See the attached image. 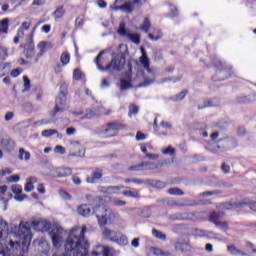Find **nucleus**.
<instances>
[{
	"label": "nucleus",
	"mask_w": 256,
	"mask_h": 256,
	"mask_svg": "<svg viewBox=\"0 0 256 256\" xmlns=\"http://www.w3.org/2000/svg\"><path fill=\"white\" fill-rule=\"evenodd\" d=\"M112 203H113V205H116L117 207H123V206L127 205V202L117 199V198L113 199Z\"/></svg>",
	"instance_id": "5fc2aeb1"
},
{
	"label": "nucleus",
	"mask_w": 256,
	"mask_h": 256,
	"mask_svg": "<svg viewBox=\"0 0 256 256\" xmlns=\"http://www.w3.org/2000/svg\"><path fill=\"white\" fill-rule=\"evenodd\" d=\"M34 183H37V179L35 177L28 178L24 187V191H26V193H31V191L35 189V186H33Z\"/></svg>",
	"instance_id": "b1692460"
},
{
	"label": "nucleus",
	"mask_w": 256,
	"mask_h": 256,
	"mask_svg": "<svg viewBox=\"0 0 256 256\" xmlns=\"http://www.w3.org/2000/svg\"><path fill=\"white\" fill-rule=\"evenodd\" d=\"M147 139V136L142 132H137L136 134V141H145Z\"/></svg>",
	"instance_id": "052dcab7"
},
{
	"label": "nucleus",
	"mask_w": 256,
	"mask_h": 256,
	"mask_svg": "<svg viewBox=\"0 0 256 256\" xmlns=\"http://www.w3.org/2000/svg\"><path fill=\"white\" fill-rule=\"evenodd\" d=\"M213 63L214 66L218 69L217 74L212 77L213 81H225L227 77H231V67H223V62H221L219 58H216Z\"/></svg>",
	"instance_id": "0eeeda50"
},
{
	"label": "nucleus",
	"mask_w": 256,
	"mask_h": 256,
	"mask_svg": "<svg viewBox=\"0 0 256 256\" xmlns=\"http://www.w3.org/2000/svg\"><path fill=\"white\" fill-rule=\"evenodd\" d=\"M187 90H184L182 92H180L178 95H176L173 100L174 101H183V99H185V97L187 96Z\"/></svg>",
	"instance_id": "8fccbe9b"
},
{
	"label": "nucleus",
	"mask_w": 256,
	"mask_h": 256,
	"mask_svg": "<svg viewBox=\"0 0 256 256\" xmlns=\"http://www.w3.org/2000/svg\"><path fill=\"white\" fill-rule=\"evenodd\" d=\"M21 177L19 175H13L7 178L8 183H19Z\"/></svg>",
	"instance_id": "864d4df0"
},
{
	"label": "nucleus",
	"mask_w": 256,
	"mask_h": 256,
	"mask_svg": "<svg viewBox=\"0 0 256 256\" xmlns=\"http://www.w3.org/2000/svg\"><path fill=\"white\" fill-rule=\"evenodd\" d=\"M214 225L219 227L221 231L227 232L229 231V223L223 221H214Z\"/></svg>",
	"instance_id": "473e14b6"
},
{
	"label": "nucleus",
	"mask_w": 256,
	"mask_h": 256,
	"mask_svg": "<svg viewBox=\"0 0 256 256\" xmlns=\"http://www.w3.org/2000/svg\"><path fill=\"white\" fill-rule=\"evenodd\" d=\"M141 52L140 63L147 71V74H144V81L138 84V87H149V85L155 83V72L150 68L149 57H147L145 50L141 49Z\"/></svg>",
	"instance_id": "39448f33"
},
{
	"label": "nucleus",
	"mask_w": 256,
	"mask_h": 256,
	"mask_svg": "<svg viewBox=\"0 0 256 256\" xmlns=\"http://www.w3.org/2000/svg\"><path fill=\"white\" fill-rule=\"evenodd\" d=\"M142 169H145V170L157 169V165L153 162H142Z\"/></svg>",
	"instance_id": "c03bdc74"
},
{
	"label": "nucleus",
	"mask_w": 256,
	"mask_h": 256,
	"mask_svg": "<svg viewBox=\"0 0 256 256\" xmlns=\"http://www.w3.org/2000/svg\"><path fill=\"white\" fill-rule=\"evenodd\" d=\"M102 233L104 239H108V241H112L113 243H115V241L117 240V236L119 235V232L113 231L107 227L103 228Z\"/></svg>",
	"instance_id": "f3484780"
},
{
	"label": "nucleus",
	"mask_w": 256,
	"mask_h": 256,
	"mask_svg": "<svg viewBox=\"0 0 256 256\" xmlns=\"http://www.w3.org/2000/svg\"><path fill=\"white\" fill-rule=\"evenodd\" d=\"M131 87H133L131 85V82H129L125 79L120 80V89H121V91H126V89H131Z\"/></svg>",
	"instance_id": "58836bf2"
},
{
	"label": "nucleus",
	"mask_w": 256,
	"mask_h": 256,
	"mask_svg": "<svg viewBox=\"0 0 256 256\" xmlns=\"http://www.w3.org/2000/svg\"><path fill=\"white\" fill-rule=\"evenodd\" d=\"M118 35H121L122 37H127L129 35V32H127V29L125 28V23H120L118 28Z\"/></svg>",
	"instance_id": "a19ab883"
},
{
	"label": "nucleus",
	"mask_w": 256,
	"mask_h": 256,
	"mask_svg": "<svg viewBox=\"0 0 256 256\" xmlns=\"http://www.w3.org/2000/svg\"><path fill=\"white\" fill-rule=\"evenodd\" d=\"M86 231V226L72 228L64 244V254L54 253L52 256H113V248L103 245L96 246V249L89 254V240L85 238Z\"/></svg>",
	"instance_id": "f03ea898"
},
{
	"label": "nucleus",
	"mask_w": 256,
	"mask_h": 256,
	"mask_svg": "<svg viewBox=\"0 0 256 256\" xmlns=\"http://www.w3.org/2000/svg\"><path fill=\"white\" fill-rule=\"evenodd\" d=\"M58 131L55 129H46L42 131V137H51L53 135H57Z\"/></svg>",
	"instance_id": "37998d69"
},
{
	"label": "nucleus",
	"mask_w": 256,
	"mask_h": 256,
	"mask_svg": "<svg viewBox=\"0 0 256 256\" xmlns=\"http://www.w3.org/2000/svg\"><path fill=\"white\" fill-rule=\"evenodd\" d=\"M218 219H221V212H212L210 215V221L215 223L214 221H218Z\"/></svg>",
	"instance_id": "3c124183"
},
{
	"label": "nucleus",
	"mask_w": 256,
	"mask_h": 256,
	"mask_svg": "<svg viewBox=\"0 0 256 256\" xmlns=\"http://www.w3.org/2000/svg\"><path fill=\"white\" fill-rule=\"evenodd\" d=\"M14 199H15V201H18L21 203V202L25 201V199H27V195L17 194L16 196H14Z\"/></svg>",
	"instance_id": "0e129e2a"
},
{
	"label": "nucleus",
	"mask_w": 256,
	"mask_h": 256,
	"mask_svg": "<svg viewBox=\"0 0 256 256\" xmlns=\"http://www.w3.org/2000/svg\"><path fill=\"white\" fill-rule=\"evenodd\" d=\"M24 89H23V93H25V91H29V89L31 88V80H29V78L27 76H24Z\"/></svg>",
	"instance_id": "603ef678"
},
{
	"label": "nucleus",
	"mask_w": 256,
	"mask_h": 256,
	"mask_svg": "<svg viewBox=\"0 0 256 256\" xmlns=\"http://www.w3.org/2000/svg\"><path fill=\"white\" fill-rule=\"evenodd\" d=\"M177 15H179L177 7H175L174 5H170V17H177Z\"/></svg>",
	"instance_id": "bf43d9fd"
},
{
	"label": "nucleus",
	"mask_w": 256,
	"mask_h": 256,
	"mask_svg": "<svg viewBox=\"0 0 256 256\" xmlns=\"http://www.w3.org/2000/svg\"><path fill=\"white\" fill-rule=\"evenodd\" d=\"M50 46L51 43L45 41H42L38 44L39 52L36 54V57L34 58V63H39V59H41L42 55L45 54V49Z\"/></svg>",
	"instance_id": "a211bd4d"
},
{
	"label": "nucleus",
	"mask_w": 256,
	"mask_h": 256,
	"mask_svg": "<svg viewBox=\"0 0 256 256\" xmlns=\"http://www.w3.org/2000/svg\"><path fill=\"white\" fill-rule=\"evenodd\" d=\"M7 57H9V49H7V47L5 46H0V59H2V61H5Z\"/></svg>",
	"instance_id": "4c0bfd02"
},
{
	"label": "nucleus",
	"mask_w": 256,
	"mask_h": 256,
	"mask_svg": "<svg viewBox=\"0 0 256 256\" xmlns=\"http://www.w3.org/2000/svg\"><path fill=\"white\" fill-rule=\"evenodd\" d=\"M50 237L53 247L59 249L63 245L65 237H67V231H65V229H63L61 226H55L50 231Z\"/></svg>",
	"instance_id": "423d86ee"
},
{
	"label": "nucleus",
	"mask_w": 256,
	"mask_h": 256,
	"mask_svg": "<svg viewBox=\"0 0 256 256\" xmlns=\"http://www.w3.org/2000/svg\"><path fill=\"white\" fill-rule=\"evenodd\" d=\"M9 23V18L0 20V35H7V33H9Z\"/></svg>",
	"instance_id": "4be33fe9"
},
{
	"label": "nucleus",
	"mask_w": 256,
	"mask_h": 256,
	"mask_svg": "<svg viewBox=\"0 0 256 256\" xmlns=\"http://www.w3.org/2000/svg\"><path fill=\"white\" fill-rule=\"evenodd\" d=\"M11 189L14 195H21L23 193V187L19 184L12 185Z\"/></svg>",
	"instance_id": "79ce46f5"
},
{
	"label": "nucleus",
	"mask_w": 256,
	"mask_h": 256,
	"mask_svg": "<svg viewBox=\"0 0 256 256\" xmlns=\"http://www.w3.org/2000/svg\"><path fill=\"white\" fill-rule=\"evenodd\" d=\"M60 95H67V83H62L60 86Z\"/></svg>",
	"instance_id": "69168bd1"
},
{
	"label": "nucleus",
	"mask_w": 256,
	"mask_h": 256,
	"mask_svg": "<svg viewBox=\"0 0 256 256\" xmlns=\"http://www.w3.org/2000/svg\"><path fill=\"white\" fill-rule=\"evenodd\" d=\"M55 153H59L60 155H65L67 151L65 150V147L58 145L55 147Z\"/></svg>",
	"instance_id": "13d9d810"
},
{
	"label": "nucleus",
	"mask_w": 256,
	"mask_h": 256,
	"mask_svg": "<svg viewBox=\"0 0 256 256\" xmlns=\"http://www.w3.org/2000/svg\"><path fill=\"white\" fill-rule=\"evenodd\" d=\"M227 209H243V207H249L251 211H256V201H244L242 203L228 204L225 206Z\"/></svg>",
	"instance_id": "4468645a"
},
{
	"label": "nucleus",
	"mask_w": 256,
	"mask_h": 256,
	"mask_svg": "<svg viewBox=\"0 0 256 256\" xmlns=\"http://www.w3.org/2000/svg\"><path fill=\"white\" fill-rule=\"evenodd\" d=\"M151 251H152L153 255H155V256L163 255V250H161L160 248H152Z\"/></svg>",
	"instance_id": "338daca9"
},
{
	"label": "nucleus",
	"mask_w": 256,
	"mask_h": 256,
	"mask_svg": "<svg viewBox=\"0 0 256 256\" xmlns=\"http://www.w3.org/2000/svg\"><path fill=\"white\" fill-rule=\"evenodd\" d=\"M31 226L28 222L19 225L11 224L10 232L7 222L0 220V241H6L5 247L0 246V256H23L31 245Z\"/></svg>",
	"instance_id": "f257e3e1"
},
{
	"label": "nucleus",
	"mask_w": 256,
	"mask_h": 256,
	"mask_svg": "<svg viewBox=\"0 0 256 256\" xmlns=\"http://www.w3.org/2000/svg\"><path fill=\"white\" fill-rule=\"evenodd\" d=\"M32 227L35 231H41L42 233H47L51 229V222L47 220H34L32 221Z\"/></svg>",
	"instance_id": "ddd939ff"
},
{
	"label": "nucleus",
	"mask_w": 256,
	"mask_h": 256,
	"mask_svg": "<svg viewBox=\"0 0 256 256\" xmlns=\"http://www.w3.org/2000/svg\"><path fill=\"white\" fill-rule=\"evenodd\" d=\"M78 215H81L82 217H89V215L95 214L93 210H91V206L87 204H83L78 206L77 208Z\"/></svg>",
	"instance_id": "6ab92c4d"
},
{
	"label": "nucleus",
	"mask_w": 256,
	"mask_h": 256,
	"mask_svg": "<svg viewBox=\"0 0 256 256\" xmlns=\"http://www.w3.org/2000/svg\"><path fill=\"white\" fill-rule=\"evenodd\" d=\"M63 111H67V95L60 94L56 98V106L52 116L55 117L57 113H63Z\"/></svg>",
	"instance_id": "9d476101"
},
{
	"label": "nucleus",
	"mask_w": 256,
	"mask_h": 256,
	"mask_svg": "<svg viewBox=\"0 0 256 256\" xmlns=\"http://www.w3.org/2000/svg\"><path fill=\"white\" fill-rule=\"evenodd\" d=\"M105 55V50L99 52L97 57L95 58V63L99 69V71H108L109 73H113V71H121L123 67H125V55L124 54H112L111 62L106 66H101V57Z\"/></svg>",
	"instance_id": "7ed1b4c3"
},
{
	"label": "nucleus",
	"mask_w": 256,
	"mask_h": 256,
	"mask_svg": "<svg viewBox=\"0 0 256 256\" xmlns=\"http://www.w3.org/2000/svg\"><path fill=\"white\" fill-rule=\"evenodd\" d=\"M143 169L142 163L129 167V171H141Z\"/></svg>",
	"instance_id": "e2e57ef3"
},
{
	"label": "nucleus",
	"mask_w": 256,
	"mask_h": 256,
	"mask_svg": "<svg viewBox=\"0 0 256 256\" xmlns=\"http://www.w3.org/2000/svg\"><path fill=\"white\" fill-rule=\"evenodd\" d=\"M164 155H175V150L169 146L168 148H166L165 150H163L162 152Z\"/></svg>",
	"instance_id": "680f3d73"
},
{
	"label": "nucleus",
	"mask_w": 256,
	"mask_h": 256,
	"mask_svg": "<svg viewBox=\"0 0 256 256\" xmlns=\"http://www.w3.org/2000/svg\"><path fill=\"white\" fill-rule=\"evenodd\" d=\"M143 2L141 0H128L123 5L111 6L113 11H123V13H133L135 9L141 7Z\"/></svg>",
	"instance_id": "6e6552de"
},
{
	"label": "nucleus",
	"mask_w": 256,
	"mask_h": 256,
	"mask_svg": "<svg viewBox=\"0 0 256 256\" xmlns=\"http://www.w3.org/2000/svg\"><path fill=\"white\" fill-rule=\"evenodd\" d=\"M137 113H139V107L135 104H131L129 106V117H131V115H137Z\"/></svg>",
	"instance_id": "49530a36"
},
{
	"label": "nucleus",
	"mask_w": 256,
	"mask_h": 256,
	"mask_svg": "<svg viewBox=\"0 0 256 256\" xmlns=\"http://www.w3.org/2000/svg\"><path fill=\"white\" fill-rule=\"evenodd\" d=\"M233 139L223 138L218 141L216 145L215 152L223 153V151H229V149H233Z\"/></svg>",
	"instance_id": "f8f14e48"
},
{
	"label": "nucleus",
	"mask_w": 256,
	"mask_h": 256,
	"mask_svg": "<svg viewBox=\"0 0 256 256\" xmlns=\"http://www.w3.org/2000/svg\"><path fill=\"white\" fill-rule=\"evenodd\" d=\"M169 195H185V193L183 192V190L179 189V188H170L168 190Z\"/></svg>",
	"instance_id": "a18cd8bd"
},
{
	"label": "nucleus",
	"mask_w": 256,
	"mask_h": 256,
	"mask_svg": "<svg viewBox=\"0 0 256 256\" xmlns=\"http://www.w3.org/2000/svg\"><path fill=\"white\" fill-rule=\"evenodd\" d=\"M97 115H99V111L97 110V108H92L86 111L82 119H93V117Z\"/></svg>",
	"instance_id": "c756f323"
},
{
	"label": "nucleus",
	"mask_w": 256,
	"mask_h": 256,
	"mask_svg": "<svg viewBox=\"0 0 256 256\" xmlns=\"http://www.w3.org/2000/svg\"><path fill=\"white\" fill-rule=\"evenodd\" d=\"M53 15L55 17V19H61V17H63V15H65V8H63V6H59L54 12Z\"/></svg>",
	"instance_id": "c9c22d12"
},
{
	"label": "nucleus",
	"mask_w": 256,
	"mask_h": 256,
	"mask_svg": "<svg viewBox=\"0 0 256 256\" xmlns=\"http://www.w3.org/2000/svg\"><path fill=\"white\" fill-rule=\"evenodd\" d=\"M60 61L62 65H69V61H71V55L67 52H63L60 57Z\"/></svg>",
	"instance_id": "e433bc0d"
},
{
	"label": "nucleus",
	"mask_w": 256,
	"mask_h": 256,
	"mask_svg": "<svg viewBox=\"0 0 256 256\" xmlns=\"http://www.w3.org/2000/svg\"><path fill=\"white\" fill-rule=\"evenodd\" d=\"M57 177H69V175H72L73 170L71 168H58L57 169Z\"/></svg>",
	"instance_id": "cd10ccee"
},
{
	"label": "nucleus",
	"mask_w": 256,
	"mask_h": 256,
	"mask_svg": "<svg viewBox=\"0 0 256 256\" xmlns=\"http://www.w3.org/2000/svg\"><path fill=\"white\" fill-rule=\"evenodd\" d=\"M160 127H162V129H171V124L169 122H166V121H162L160 123Z\"/></svg>",
	"instance_id": "774afa93"
},
{
	"label": "nucleus",
	"mask_w": 256,
	"mask_h": 256,
	"mask_svg": "<svg viewBox=\"0 0 256 256\" xmlns=\"http://www.w3.org/2000/svg\"><path fill=\"white\" fill-rule=\"evenodd\" d=\"M123 195H125V197H132L134 199H137V197H139V191H124Z\"/></svg>",
	"instance_id": "de8ad7c7"
},
{
	"label": "nucleus",
	"mask_w": 256,
	"mask_h": 256,
	"mask_svg": "<svg viewBox=\"0 0 256 256\" xmlns=\"http://www.w3.org/2000/svg\"><path fill=\"white\" fill-rule=\"evenodd\" d=\"M181 79H183V76H181V75L166 77V78H162L160 80V83H179V81H181Z\"/></svg>",
	"instance_id": "bb28decb"
},
{
	"label": "nucleus",
	"mask_w": 256,
	"mask_h": 256,
	"mask_svg": "<svg viewBox=\"0 0 256 256\" xmlns=\"http://www.w3.org/2000/svg\"><path fill=\"white\" fill-rule=\"evenodd\" d=\"M145 185H148V187H155L156 189H164L165 182L159 181V180H145Z\"/></svg>",
	"instance_id": "412c9836"
},
{
	"label": "nucleus",
	"mask_w": 256,
	"mask_h": 256,
	"mask_svg": "<svg viewBox=\"0 0 256 256\" xmlns=\"http://www.w3.org/2000/svg\"><path fill=\"white\" fill-rule=\"evenodd\" d=\"M114 243H117L118 245H121L123 247L129 243V240L127 239V236L119 232L116 240H114Z\"/></svg>",
	"instance_id": "a878e982"
},
{
	"label": "nucleus",
	"mask_w": 256,
	"mask_h": 256,
	"mask_svg": "<svg viewBox=\"0 0 256 256\" xmlns=\"http://www.w3.org/2000/svg\"><path fill=\"white\" fill-rule=\"evenodd\" d=\"M152 235L153 237H155L156 239H160L161 241H165V239H167V235L163 234V232L157 229L152 230Z\"/></svg>",
	"instance_id": "f704fd0d"
},
{
	"label": "nucleus",
	"mask_w": 256,
	"mask_h": 256,
	"mask_svg": "<svg viewBox=\"0 0 256 256\" xmlns=\"http://www.w3.org/2000/svg\"><path fill=\"white\" fill-rule=\"evenodd\" d=\"M126 37L127 39H129V41L135 43L136 45H139V43H141V36H139V34L129 33Z\"/></svg>",
	"instance_id": "7c9ffc66"
},
{
	"label": "nucleus",
	"mask_w": 256,
	"mask_h": 256,
	"mask_svg": "<svg viewBox=\"0 0 256 256\" xmlns=\"http://www.w3.org/2000/svg\"><path fill=\"white\" fill-rule=\"evenodd\" d=\"M227 251H228V253H230V255H233V256H249V254H247L243 250L237 248L233 244H230L227 246Z\"/></svg>",
	"instance_id": "aec40b11"
},
{
	"label": "nucleus",
	"mask_w": 256,
	"mask_h": 256,
	"mask_svg": "<svg viewBox=\"0 0 256 256\" xmlns=\"http://www.w3.org/2000/svg\"><path fill=\"white\" fill-rule=\"evenodd\" d=\"M93 213L98 219V225H111L115 221V212L110 208L99 205L93 208Z\"/></svg>",
	"instance_id": "20e7f679"
},
{
	"label": "nucleus",
	"mask_w": 256,
	"mask_h": 256,
	"mask_svg": "<svg viewBox=\"0 0 256 256\" xmlns=\"http://www.w3.org/2000/svg\"><path fill=\"white\" fill-rule=\"evenodd\" d=\"M121 189H125V186H108V195H118Z\"/></svg>",
	"instance_id": "2f4dec72"
},
{
	"label": "nucleus",
	"mask_w": 256,
	"mask_h": 256,
	"mask_svg": "<svg viewBox=\"0 0 256 256\" xmlns=\"http://www.w3.org/2000/svg\"><path fill=\"white\" fill-rule=\"evenodd\" d=\"M125 183H135L136 185H143V183H145V181L141 180V179H126L124 180Z\"/></svg>",
	"instance_id": "6e6d98bb"
},
{
	"label": "nucleus",
	"mask_w": 256,
	"mask_h": 256,
	"mask_svg": "<svg viewBox=\"0 0 256 256\" xmlns=\"http://www.w3.org/2000/svg\"><path fill=\"white\" fill-rule=\"evenodd\" d=\"M236 103H239V105H247L248 103H251V99L247 96H239L236 98Z\"/></svg>",
	"instance_id": "ea45409f"
},
{
	"label": "nucleus",
	"mask_w": 256,
	"mask_h": 256,
	"mask_svg": "<svg viewBox=\"0 0 256 256\" xmlns=\"http://www.w3.org/2000/svg\"><path fill=\"white\" fill-rule=\"evenodd\" d=\"M0 145L7 153H13L15 151V141L11 138H3Z\"/></svg>",
	"instance_id": "2eb2a0df"
},
{
	"label": "nucleus",
	"mask_w": 256,
	"mask_h": 256,
	"mask_svg": "<svg viewBox=\"0 0 256 256\" xmlns=\"http://www.w3.org/2000/svg\"><path fill=\"white\" fill-rule=\"evenodd\" d=\"M219 193H221V192L218 190H213V191L203 192L202 195H203V197H211V195H219Z\"/></svg>",
	"instance_id": "4d7b16f0"
},
{
	"label": "nucleus",
	"mask_w": 256,
	"mask_h": 256,
	"mask_svg": "<svg viewBox=\"0 0 256 256\" xmlns=\"http://www.w3.org/2000/svg\"><path fill=\"white\" fill-rule=\"evenodd\" d=\"M73 79L76 81H81L83 79V72L79 69H75L73 72Z\"/></svg>",
	"instance_id": "09e8293b"
},
{
	"label": "nucleus",
	"mask_w": 256,
	"mask_h": 256,
	"mask_svg": "<svg viewBox=\"0 0 256 256\" xmlns=\"http://www.w3.org/2000/svg\"><path fill=\"white\" fill-rule=\"evenodd\" d=\"M70 150L78 151L69 154V157H85V150L83 149V145L78 140L70 141Z\"/></svg>",
	"instance_id": "9b49d317"
},
{
	"label": "nucleus",
	"mask_w": 256,
	"mask_h": 256,
	"mask_svg": "<svg viewBox=\"0 0 256 256\" xmlns=\"http://www.w3.org/2000/svg\"><path fill=\"white\" fill-rule=\"evenodd\" d=\"M18 159L19 161H30L31 152L25 150V148H19Z\"/></svg>",
	"instance_id": "5701e85b"
},
{
	"label": "nucleus",
	"mask_w": 256,
	"mask_h": 256,
	"mask_svg": "<svg viewBox=\"0 0 256 256\" xmlns=\"http://www.w3.org/2000/svg\"><path fill=\"white\" fill-rule=\"evenodd\" d=\"M103 177V174L99 171H95L92 173V176L87 178V183H96Z\"/></svg>",
	"instance_id": "c85d7f7f"
},
{
	"label": "nucleus",
	"mask_w": 256,
	"mask_h": 256,
	"mask_svg": "<svg viewBox=\"0 0 256 256\" xmlns=\"http://www.w3.org/2000/svg\"><path fill=\"white\" fill-rule=\"evenodd\" d=\"M175 249L177 251L187 252L191 251V245L189 242H178L175 244Z\"/></svg>",
	"instance_id": "393cba45"
},
{
	"label": "nucleus",
	"mask_w": 256,
	"mask_h": 256,
	"mask_svg": "<svg viewBox=\"0 0 256 256\" xmlns=\"http://www.w3.org/2000/svg\"><path fill=\"white\" fill-rule=\"evenodd\" d=\"M121 129H125V126L118 122H110L106 125V128L102 130V135L104 137H115L117 135V131H121Z\"/></svg>",
	"instance_id": "1a4fd4ad"
},
{
	"label": "nucleus",
	"mask_w": 256,
	"mask_h": 256,
	"mask_svg": "<svg viewBox=\"0 0 256 256\" xmlns=\"http://www.w3.org/2000/svg\"><path fill=\"white\" fill-rule=\"evenodd\" d=\"M149 29H151V21L149 18H145L143 24L140 26V30L144 31V33H149Z\"/></svg>",
	"instance_id": "72a5a7b5"
},
{
	"label": "nucleus",
	"mask_w": 256,
	"mask_h": 256,
	"mask_svg": "<svg viewBox=\"0 0 256 256\" xmlns=\"http://www.w3.org/2000/svg\"><path fill=\"white\" fill-rule=\"evenodd\" d=\"M24 54L26 59H33L35 57V44L32 40L28 41L24 46Z\"/></svg>",
	"instance_id": "dca6fc26"
}]
</instances>
